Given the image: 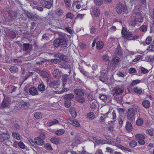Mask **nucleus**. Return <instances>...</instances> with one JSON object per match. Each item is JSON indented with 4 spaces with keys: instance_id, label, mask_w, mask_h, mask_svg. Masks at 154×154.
<instances>
[{
    "instance_id": "1",
    "label": "nucleus",
    "mask_w": 154,
    "mask_h": 154,
    "mask_svg": "<svg viewBox=\"0 0 154 154\" xmlns=\"http://www.w3.org/2000/svg\"><path fill=\"white\" fill-rule=\"evenodd\" d=\"M53 44L55 47L57 48L60 46L61 49H66L68 45L67 42L65 38L63 37L56 38L54 40Z\"/></svg>"
},
{
    "instance_id": "2",
    "label": "nucleus",
    "mask_w": 154,
    "mask_h": 154,
    "mask_svg": "<svg viewBox=\"0 0 154 154\" xmlns=\"http://www.w3.org/2000/svg\"><path fill=\"white\" fill-rule=\"evenodd\" d=\"M136 15L135 18L130 21V24L133 26H135L138 24V23H140L143 21V17L140 13L138 12L136 14Z\"/></svg>"
},
{
    "instance_id": "3",
    "label": "nucleus",
    "mask_w": 154,
    "mask_h": 154,
    "mask_svg": "<svg viewBox=\"0 0 154 154\" xmlns=\"http://www.w3.org/2000/svg\"><path fill=\"white\" fill-rule=\"evenodd\" d=\"M116 9L117 13L118 14H124L127 11L126 7L120 3L116 5Z\"/></svg>"
},
{
    "instance_id": "4",
    "label": "nucleus",
    "mask_w": 154,
    "mask_h": 154,
    "mask_svg": "<svg viewBox=\"0 0 154 154\" xmlns=\"http://www.w3.org/2000/svg\"><path fill=\"white\" fill-rule=\"evenodd\" d=\"M47 81L48 84L50 87L55 89L58 88L60 84V81L59 80L51 81L48 79Z\"/></svg>"
},
{
    "instance_id": "5",
    "label": "nucleus",
    "mask_w": 154,
    "mask_h": 154,
    "mask_svg": "<svg viewBox=\"0 0 154 154\" xmlns=\"http://www.w3.org/2000/svg\"><path fill=\"white\" fill-rule=\"evenodd\" d=\"M127 118L130 121H134L135 118V111L132 108H129L127 112Z\"/></svg>"
},
{
    "instance_id": "6",
    "label": "nucleus",
    "mask_w": 154,
    "mask_h": 154,
    "mask_svg": "<svg viewBox=\"0 0 154 154\" xmlns=\"http://www.w3.org/2000/svg\"><path fill=\"white\" fill-rule=\"evenodd\" d=\"M135 137L140 144L143 145L145 144V142L144 139H145V137L144 135L140 134H137L135 135Z\"/></svg>"
},
{
    "instance_id": "7",
    "label": "nucleus",
    "mask_w": 154,
    "mask_h": 154,
    "mask_svg": "<svg viewBox=\"0 0 154 154\" xmlns=\"http://www.w3.org/2000/svg\"><path fill=\"white\" fill-rule=\"evenodd\" d=\"M11 102L10 98L8 96L4 97V99L2 105V107L4 108L6 107H8Z\"/></svg>"
},
{
    "instance_id": "8",
    "label": "nucleus",
    "mask_w": 154,
    "mask_h": 154,
    "mask_svg": "<svg viewBox=\"0 0 154 154\" xmlns=\"http://www.w3.org/2000/svg\"><path fill=\"white\" fill-rule=\"evenodd\" d=\"M113 95L115 97V95H121L124 91V90L121 88L116 86L113 89Z\"/></svg>"
},
{
    "instance_id": "9",
    "label": "nucleus",
    "mask_w": 154,
    "mask_h": 154,
    "mask_svg": "<svg viewBox=\"0 0 154 154\" xmlns=\"http://www.w3.org/2000/svg\"><path fill=\"white\" fill-rule=\"evenodd\" d=\"M40 4L42 6H44L45 8L48 9L50 8L52 5L51 2L45 0L41 1Z\"/></svg>"
},
{
    "instance_id": "10",
    "label": "nucleus",
    "mask_w": 154,
    "mask_h": 154,
    "mask_svg": "<svg viewBox=\"0 0 154 154\" xmlns=\"http://www.w3.org/2000/svg\"><path fill=\"white\" fill-rule=\"evenodd\" d=\"M10 136L7 133H3L0 134V141L3 142L6 140H8Z\"/></svg>"
},
{
    "instance_id": "11",
    "label": "nucleus",
    "mask_w": 154,
    "mask_h": 154,
    "mask_svg": "<svg viewBox=\"0 0 154 154\" xmlns=\"http://www.w3.org/2000/svg\"><path fill=\"white\" fill-rule=\"evenodd\" d=\"M36 144L40 146H43L45 144V141L41 138L36 137L34 139Z\"/></svg>"
},
{
    "instance_id": "12",
    "label": "nucleus",
    "mask_w": 154,
    "mask_h": 154,
    "mask_svg": "<svg viewBox=\"0 0 154 154\" xmlns=\"http://www.w3.org/2000/svg\"><path fill=\"white\" fill-rule=\"evenodd\" d=\"M73 92L77 96H84V93L83 90L79 88H75Z\"/></svg>"
},
{
    "instance_id": "13",
    "label": "nucleus",
    "mask_w": 154,
    "mask_h": 154,
    "mask_svg": "<svg viewBox=\"0 0 154 154\" xmlns=\"http://www.w3.org/2000/svg\"><path fill=\"white\" fill-rule=\"evenodd\" d=\"M54 57L56 58H58L63 61L65 60L66 59V57L65 56L59 53L54 54Z\"/></svg>"
},
{
    "instance_id": "14",
    "label": "nucleus",
    "mask_w": 154,
    "mask_h": 154,
    "mask_svg": "<svg viewBox=\"0 0 154 154\" xmlns=\"http://www.w3.org/2000/svg\"><path fill=\"white\" fill-rule=\"evenodd\" d=\"M61 73V72L58 69L54 70L53 72L54 76L57 79L60 77Z\"/></svg>"
},
{
    "instance_id": "15",
    "label": "nucleus",
    "mask_w": 154,
    "mask_h": 154,
    "mask_svg": "<svg viewBox=\"0 0 154 154\" xmlns=\"http://www.w3.org/2000/svg\"><path fill=\"white\" fill-rule=\"evenodd\" d=\"M74 97V95L73 94H66L63 96V99L64 100L70 101L73 99Z\"/></svg>"
},
{
    "instance_id": "16",
    "label": "nucleus",
    "mask_w": 154,
    "mask_h": 154,
    "mask_svg": "<svg viewBox=\"0 0 154 154\" xmlns=\"http://www.w3.org/2000/svg\"><path fill=\"white\" fill-rule=\"evenodd\" d=\"M84 96H76L75 97V100L78 102L83 103H85V100L83 97Z\"/></svg>"
},
{
    "instance_id": "17",
    "label": "nucleus",
    "mask_w": 154,
    "mask_h": 154,
    "mask_svg": "<svg viewBox=\"0 0 154 154\" xmlns=\"http://www.w3.org/2000/svg\"><path fill=\"white\" fill-rule=\"evenodd\" d=\"M142 105L145 108L148 109L150 106V102L147 100H143L142 102Z\"/></svg>"
},
{
    "instance_id": "18",
    "label": "nucleus",
    "mask_w": 154,
    "mask_h": 154,
    "mask_svg": "<svg viewBox=\"0 0 154 154\" xmlns=\"http://www.w3.org/2000/svg\"><path fill=\"white\" fill-rule=\"evenodd\" d=\"M29 93L30 94L34 96L37 95L38 92L36 88L34 87H31L29 89Z\"/></svg>"
},
{
    "instance_id": "19",
    "label": "nucleus",
    "mask_w": 154,
    "mask_h": 154,
    "mask_svg": "<svg viewBox=\"0 0 154 154\" xmlns=\"http://www.w3.org/2000/svg\"><path fill=\"white\" fill-rule=\"evenodd\" d=\"M110 117L112 119V120H111L110 122L111 123H114L116 120V115L115 111H113L112 113L110 114Z\"/></svg>"
},
{
    "instance_id": "20",
    "label": "nucleus",
    "mask_w": 154,
    "mask_h": 154,
    "mask_svg": "<svg viewBox=\"0 0 154 154\" xmlns=\"http://www.w3.org/2000/svg\"><path fill=\"white\" fill-rule=\"evenodd\" d=\"M9 70L11 73H16L18 71V69L17 67L16 66H11Z\"/></svg>"
},
{
    "instance_id": "21",
    "label": "nucleus",
    "mask_w": 154,
    "mask_h": 154,
    "mask_svg": "<svg viewBox=\"0 0 154 154\" xmlns=\"http://www.w3.org/2000/svg\"><path fill=\"white\" fill-rule=\"evenodd\" d=\"M69 123L73 126L76 127H79L80 126V124L79 122L75 119L74 120H70Z\"/></svg>"
},
{
    "instance_id": "22",
    "label": "nucleus",
    "mask_w": 154,
    "mask_h": 154,
    "mask_svg": "<svg viewBox=\"0 0 154 154\" xmlns=\"http://www.w3.org/2000/svg\"><path fill=\"white\" fill-rule=\"evenodd\" d=\"M51 141L55 144H58L61 142L60 139L58 138H52L50 140Z\"/></svg>"
},
{
    "instance_id": "23",
    "label": "nucleus",
    "mask_w": 154,
    "mask_h": 154,
    "mask_svg": "<svg viewBox=\"0 0 154 154\" xmlns=\"http://www.w3.org/2000/svg\"><path fill=\"white\" fill-rule=\"evenodd\" d=\"M69 112L72 116L74 118L76 117L77 116V113L73 107H71L69 109Z\"/></svg>"
},
{
    "instance_id": "24",
    "label": "nucleus",
    "mask_w": 154,
    "mask_h": 154,
    "mask_svg": "<svg viewBox=\"0 0 154 154\" xmlns=\"http://www.w3.org/2000/svg\"><path fill=\"white\" fill-rule=\"evenodd\" d=\"M95 142L98 144H103L108 143V142L106 140H103L99 139H95L94 140Z\"/></svg>"
},
{
    "instance_id": "25",
    "label": "nucleus",
    "mask_w": 154,
    "mask_h": 154,
    "mask_svg": "<svg viewBox=\"0 0 154 154\" xmlns=\"http://www.w3.org/2000/svg\"><path fill=\"white\" fill-rule=\"evenodd\" d=\"M92 13L96 17H98L100 14V11L97 8H93Z\"/></svg>"
},
{
    "instance_id": "26",
    "label": "nucleus",
    "mask_w": 154,
    "mask_h": 154,
    "mask_svg": "<svg viewBox=\"0 0 154 154\" xmlns=\"http://www.w3.org/2000/svg\"><path fill=\"white\" fill-rule=\"evenodd\" d=\"M96 46L97 49L100 50L103 47V43L101 41H98L96 43Z\"/></svg>"
},
{
    "instance_id": "27",
    "label": "nucleus",
    "mask_w": 154,
    "mask_h": 154,
    "mask_svg": "<svg viewBox=\"0 0 154 154\" xmlns=\"http://www.w3.org/2000/svg\"><path fill=\"white\" fill-rule=\"evenodd\" d=\"M143 123V119L140 117H138L136 121V124L137 126H141L142 125Z\"/></svg>"
},
{
    "instance_id": "28",
    "label": "nucleus",
    "mask_w": 154,
    "mask_h": 154,
    "mask_svg": "<svg viewBox=\"0 0 154 154\" xmlns=\"http://www.w3.org/2000/svg\"><path fill=\"white\" fill-rule=\"evenodd\" d=\"M125 127L126 130L128 131H131L132 129V127L131 123L129 122H127Z\"/></svg>"
},
{
    "instance_id": "29",
    "label": "nucleus",
    "mask_w": 154,
    "mask_h": 154,
    "mask_svg": "<svg viewBox=\"0 0 154 154\" xmlns=\"http://www.w3.org/2000/svg\"><path fill=\"white\" fill-rule=\"evenodd\" d=\"M133 90L134 92L138 94H141L142 92V88L138 87H134L133 89Z\"/></svg>"
},
{
    "instance_id": "30",
    "label": "nucleus",
    "mask_w": 154,
    "mask_h": 154,
    "mask_svg": "<svg viewBox=\"0 0 154 154\" xmlns=\"http://www.w3.org/2000/svg\"><path fill=\"white\" fill-rule=\"evenodd\" d=\"M74 5H76V8L77 9H80L81 6H83L82 2V1H78L77 0L75 1L74 2Z\"/></svg>"
},
{
    "instance_id": "31",
    "label": "nucleus",
    "mask_w": 154,
    "mask_h": 154,
    "mask_svg": "<svg viewBox=\"0 0 154 154\" xmlns=\"http://www.w3.org/2000/svg\"><path fill=\"white\" fill-rule=\"evenodd\" d=\"M68 77V75L67 74H65L62 76V80L63 82V88H64L65 87V83H66L67 82Z\"/></svg>"
},
{
    "instance_id": "32",
    "label": "nucleus",
    "mask_w": 154,
    "mask_h": 154,
    "mask_svg": "<svg viewBox=\"0 0 154 154\" xmlns=\"http://www.w3.org/2000/svg\"><path fill=\"white\" fill-rule=\"evenodd\" d=\"M133 35L132 32H128L126 33V34L124 35L123 36L128 40H130L131 39L132 36Z\"/></svg>"
},
{
    "instance_id": "33",
    "label": "nucleus",
    "mask_w": 154,
    "mask_h": 154,
    "mask_svg": "<svg viewBox=\"0 0 154 154\" xmlns=\"http://www.w3.org/2000/svg\"><path fill=\"white\" fill-rule=\"evenodd\" d=\"M113 63L116 65H118L119 63V59L117 57H115L112 60Z\"/></svg>"
},
{
    "instance_id": "34",
    "label": "nucleus",
    "mask_w": 154,
    "mask_h": 154,
    "mask_svg": "<svg viewBox=\"0 0 154 154\" xmlns=\"http://www.w3.org/2000/svg\"><path fill=\"white\" fill-rule=\"evenodd\" d=\"M59 122L58 120L54 119L52 121H50L48 122V125L49 126H51L57 124Z\"/></svg>"
},
{
    "instance_id": "35",
    "label": "nucleus",
    "mask_w": 154,
    "mask_h": 154,
    "mask_svg": "<svg viewBox=\"0 0 154 154\" xmlns=\"http://www.w3.org/2000/svg\"><path fill=\"white\" fill-rule=\"evenodd\" d=\"M26 15L28 17L29 19H37V15H35L31 13L27 12L26 13Z\"/></svg>"
},
{
    "instance_id": "36",
    "label": "nucleus",
    "mask_w": 154,
    "mask_h": 154,
    "mask_svg": "<svg viewBox=\"0 0 154 154\" xmlns=\"http://www.w3.org/2000/svg\"><path fill=\"white\" fill-rule=\"evenodd\" d=\"M12 128L14 130H19L20 128V126L17 123H15L13 124L12 126Z\"/></svg>"
},
{
    "instance_id": "37",
    "label": "nucleus",
    "mask_w": 154,
    "mask_h": 154,
    "mask_svg": "<svg viewBox=\"0 0 154 154\" xmlns=\"http://www.w3.org/2000/svg\"><path fill=\"white\" fill-rule=\"evenodd\" d=\"M102 59L104 62H108L109 60V57L106 54H105L103 55Z\"/></svg>"
},
{
    "instance_id": "38",
    "label": "nucleus",
    "mask_w": 154,
    "mask_h": 154,
    "mask_svg": "<svg viewBox=\"0 0 154 154\" xmlns=\"http://www.w3.org/2000/svg\"><path fill=\"white\" fill-rule=\"evenodd\" d=\"M38 89L39 91H44L45 90V86L43 83H41L38 85Z\"/></svg>"
},
{
    "instance_id": "39",
    "label": "nucleus",
    "mask_w": 154,
    "mask_h": 154,
    "mask_svg": "<svg viewBox=\"0 0 154 154\" xmlns=\"http://www.w3.org/2000/svg\"><path fill=\"white\" fill-rule=\"evenodd\" d=\"M12 135L14 138L18 140H20V136L18 133L13 132L12 133Z\"/></svg>"
},
{
    "instance_id": "40",
    "label": "nucleus",
    "mask_w": 154,
    "mask_h": 154,
    "mask_svg": "<svg viewBox=\"0 0 154 154\" xmlns=\"http://www.w3.org/2000/svg\"><path fill=\"white\" fill-rule=\"evenodd\" d=\"M42 115L40 112H37L34 114V117L37 119H39L42 118Z\"/></svg>"
},
{
    "instance_id": "41",
    "label": "nucleus",
    "mask_w": 154,
    "mask_h": 154,
    "mask_svg": "<svg viewBox=\"0 0 154 154\" xmlns=\"http://www.w3.org/2000/svg\"><path fill=\"white\" fill-rule=\"evenodd\" d=\"M45 148L47 150H52L53 149L51 146L50 144L49 143H47L45 144L44 146Z\"/></svg>"
},
{
    "instance_id": "42",
    "label": "nucleus",
    "mask_w": 154,
    "mask_h": 154,
    "mask_svg": "<svg viewBox=\"0 0 154 154\" xmlns=\"http://www.w3.org/2000/svg\"><path fill=\"white\" fill-rule=\"evenodd\" d=\"M146 59L149 62H152L154 60V57L151 55L147 56L146 57Z\"/></svg>"
},
{
    "instance_id": "43",
    "label": "nucleus",
    "mask_w": 154,
    "mask_h": 154,
    "mask_svg": "<svg viewBox=\"0 0 154 154\" xmlns=\"http://www.w3.org/2000/svg\"><path fill=\"white\" fill-rule=\"evenodd\" d=\"M64 105L66 107H69L71 105V101L69 100H64Z\"/></svg>"
},
{
    "instance_id": "44",
    "label": "nucleus",
    "mask_w": 154,
    "mask_h": 154,
    "mask_svg": "<svg viewBox=\"0 0 154 154\" xmlns=\"http://www.w3.org/2000/svg\"><path fill=\"white\" fill-rule=\"evenodd\" d=\"M65 132L64 131L63 129H60L56 131L55 134L58 136H60L63 134Z\"/></svg>"
},
{
    "instance_id": "45",
    "label": "nucleus",
    "mask_w": 154,
    "mask_h": 154,
    "mask_svg": "<svg viewBox=\"0 0 154 154\" xmlns=\"http://www.w3.org/2000/svg\"><path fill=\"white\" fill-rule=\"evenodd\" d=\"M141 82V80L139 79H137L133 80L131 84V85L134 86L135 85L138 84Z\"/></svg>"
},
{
    "instance_id": "46",
    "label": "nucleus",
    "mask_w": 154,
    "mask_h": 154,
    "mask_svg": "<svg viewBox=\"0 0 154 154\" xmlns=\"http://www.w3.org/2000/svg\"><path fill=\"white\" fill-rule=\"evenodd\" d=\"M100 79L101 81L105 82L107 80V77L104 74H102L100 77Z\"/></svg>"
},
{
    "instance_id": "47",
    "label": "nucleus",
    "mask_w": 154,
    "mask_h": 154,
    "mask_svg": "<svg viewBox=\"0 0 154 154\" xmlns=\"http://www.w3.org/2000/svg\"><path fill=\"white\" fill-rule=\"evenodd\" d=\"M40 72L41 75L43 77L47 78L48 77L49 75L46 72L43 71H41Z\"/></svg>"
},
{
    "instance_id": "48",
    "label": "nucleus",
    "mask_w": 154,
    "mask_h": 154,
    "mask_svg": "<svg viewBox=\"0 0 154 154\" xmlns=\"http://www.w3.org/2000/svg\"><path fill=\"white\" fill-rule=\"evenodd\" d=\"M129 145L131 147H134L136 146L137 143L135 140H132L129 142Z\"/></svg>"
},
{
    "instance_id": "49",
    "label": "nucleus",
    "mask_w": 154,
    "mask_h": 154,
    "mask_svg": "<svg viewBox=\"0 0 154 154\" xmlns=\"http://www.w3.org/2000/svg\"><path fill=\"white\" fill-rule=\"evenodd\" d=\"M87 116L90 119L92 120L94 119V114L92 112H90L88 114Z\"/></svg>"
},
{
    "instance_id": "50",
    "label": "nucleus",
    "mask_w": 154,
    "mask_h": 154,
    "mask_svg": "<svg viewBox=\"0 0 154 154\" xmlns=\"http://www.w3.org/2000/svg\"><path fill=\"white\" fill-rule=\"evenodd\" d=\"M137 72L136 70L134 68L131 67L128 70V72L129 74L134 73Z\"/></svg>"
},
{
    "instance_id": "51",
    "label": "nucleus",
    "mask_w": 154,
    "mask_h": 154,
    "mask_svg": "<svg viewBox=\"0 0 154 154\" xmlns=\"http://www.w3.org/2000/svg\"><path fill=\"white\" fill-rule=\"evenodd\" d=\"M147 29V27L145 25H143L140 27V30L142 32H145Z\"/></svg>"
},
{
    "instance_id": "52",
    "label": "nucleus",
    "mask_w": 154,
    "mask_h": 154,
    "mask_svg": "<svg viewBox=\"0 0 154 154\" xmlns=\"http://www.w3.org/2000/svg\"><path fill=\"white\" fill-rule=\"evenodd\" d=\"M29 44L27 43L23 44V50L24 51L27 50L29 48Z\"/></svg>"
},
{
    "instance_id": "53",
    "label": "nucleus",
    "mask_w": 154,
    "mask_h": 154,
    "mask_svg": "<svg viewBox=\"0 0 154 154\" xmlns=\"http://www.w3.org/2000/svg\"><path fill=\"white\" fill-rule=\"evenodd\" d=\"M9 35L12 38H14L16 37V34L14 31H11L10 32Z\"/></svg>"
},
{
    "instance_id": "54",
    "label": "nucleus",
    "mask_w": 154,
    "mask_h": 154,
    "mask_svg": "<svg viewBox=\"0 0 154 154\" xmlns=\"http://www.w3.org/2000/svg\"><path fill=\"white\" fill-rule=\"evenodd\" d=\"M146 50L154 51V45L151 44L147 48Z\"/></svg>"
},
{
    "instance_id": "55",
    "label": "nucleus",
    "mask_w": 154,
    "mask_h": 154,
    "mask_svg": "<svg viewBox=\"0 0 154 154\" xmlns=\"http://www.w3.org/2000/svg\"><path fill=\"white\" fill-rule=\"evenodd\" d=\"M66 17L67 18L73 19V15L72 13H69L66 14Z\"/></svg>"
},
{
    "instance_id": "56",
    "label": "nucleus",
    "mask_w": 154,
    "mask_h": 154,
    "mask_svg": "<svg viewBox=\"0 0 154 154\" xmlns=\"http://www.w3.org/2000/svg\"><path fill=\"white\" fill-rule=\"evenodd\" d=\"M106 151L110 153H112L113 152L114 150L112 148L107 147L106 148Z\"/></svg>"
},
{
    "instance_id": "57",
    "label": "nucleus",
    "mask_w": 154,
    "mask_h": 154,
    "mask_svg": "<svg viewBox=\"0 0 154 154\" xmlns=\"http://www.w3.org/2000/svg\"><path fill=\"white\" fill-rule=\"evenodd\" d=\"M56 12L58 16H60L63 14V11L61 9H58L56 11Z\"/></svg>"
},
{
    "instance_id": "58",
    "label": "nucleus",
    "mask_w": 154,
    "mask_h": 154,
    "mask_svg": "<svg viewBox=\"0 0 154 154\" xmlns=\"http://www.w3.org/2000/svg\"><path fill=\"white\" fill-rule=\"evenodd\" d=\"M141 72L145 74L148 72V70L142 67H140Z\"/></svg>"
},
{
    "instance_id": "59",
    "label": "nucleus",
    "mask_w": 154,
    "mask_h": 154,
    "mask_svg": "<svg viewBox=\"0 0 154 154\" xmlns=\"http://www.w3.org/2000/svg\"><path fill=\"white\" fill-rule=\"evenodd\" d=\"M94 3L97 5H101L103 3L102 0H94Z\"/></svg>"
},
{
    "instance_id": "60",
    "label": "nucleus",
    "mask_w": 154,
    "mask_h": 154,
    "mask_svg": "<svg viewBox=\"0 0 154 154\" xmlns=\"http://www.w3.org/2000/svg\"><path fill=\"white\" fill-rule=\"evenodd\" d=\"M99 98L104 102L107 99V97L105 95H101L100 96Z\"/></svg>"
},
{
    "instance_id": "61",
    "label": "nucleus",
    "mask_w": 154,
    "mask_h": 154,
    "mask_svg": "<svg viewBox=\"0 0 154 154\" xmlns=\"http://www.w3.org/2000/svg\"><path fill=\"white\" fill-rule=\"evenodd\" d=\"M152 39L150 37H148L146 39V43L147 45L149 44L151 42Z\"/></svg>"
},
{
    "instance_id": "62",
    "label": "nucleus",
    "mask_w": 154,
    "mask_h": 154,
    "mask_svg": "<svg viewBox=\"0 0 154 154\" xmlns=\"http://www.w3.org/2000/svg\"><path fill=\"white\" fill-rule=\"evenodd\" d=\"M140 4L143 7L146 6V0H140Z\"/></svg>"
},
{
    "instance_id": "63",
    "label": "nucleus",
    "mask_w": 154,
    "mask_h": 154,
    "mask_svg": "<svg viewBox=\"0 0 154 154\" xmlns=\"http://www.w3.org/2000/svg\"><path fill=\"white\" fill-rule=\"evenodd\" d=\"M141 56L140 55H137L135 59L132 60V61L134 62H136L139 60L140 59Z\"/></svg>"
},
{
    "instance_id": "64",
    "label": "nucleus",
    "mask_w": 154,
    "mask_h": 154,
    "mask_svg": "<svg viewBox=\"0 0 154 154\" xmlns=\"http://www.w3.org/2000/svg\"><path fill=\"white\" fill-rule=\"evenodd\" d=\"M50 61L52 63H54L56 64L60 62V60L59 59H52L50 60Z\"/></svg>"
}]
</instances>
